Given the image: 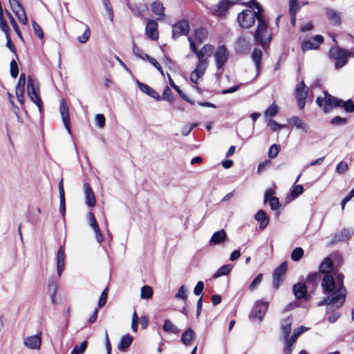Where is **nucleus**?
I'll return each mask as SVG.
<instances>
[{"label":"nucleus","mask_w":354,"mask_h":354,"mask_svg":"<svg viewBox=\"0 0 354 354\" xmlns=\"http://www.w3.org/2000/svg\"><path fill=\"white\" fill-rule=\"evenodd\" d=\"M328 56L335 61V68L340 69L347 64L350 53H348V50L343 48L333 46L329 50Z\"/></svg>","instance_id":"nucleus-3"},{"label":"nucleus","mask_w":354,"mask_h":354,"mask_svg":"<svg viewBox=\"0 0 354 354\" xmlns=\"http://www.w3.org/2000/svg\"><path fill=\"white\" fill-rule=\"evenodd\" d=\"M279 112V107L278 106L272 103L266 111L264 113V115L266 117H270L272 118L275 116L277 113Z\"/></svg>","instance_id":"nucleus-48"},{"label":"nucleus","mask_w":354,"mask_h":354,"mask_svg":"<svg viewBox=\"0 0 354 354\" xmlns=\"http://www.w3.org/2000/svg\"><path fill=\"white\" fill-rule=\"evenodd\" d=\"M227 239V235L224 230H218L214 232L209 241L210 246L218 245L224 243Z\"/></svg>","instance_id":"nucleus-24"},{"label":"nucleus","mask_w":354,"mask_h":354,"mask_svg":"<svg viewBox=\"0 0 354 354\" xmlns=\"http://www.w3.org/2000/svg\"><path fill=\"white\" fill-rule=\"evenodd\" d=\"M234 4L231 0H219L217 4L209 8L210 14L218 19H225L229 12V9Z\"/></svg>","instance_id":"nucleus-4"},{"label":"nucleus","mask_w":354,"mask_h":354,"mask_svg":"<svg viewBox=\"0 0 354 354\" xmlns=\"http://www.w3.org/2000/svg\"><path fill=\"white\" fill-rule=\"evenodd\" d=\"M59 112L66 129L69 134H71L68 106L64 98L60 102Z\"/></svg>","instance_id":"nucleus-15"},{"label":"nucleus","mask_w":354,"mask_h":354,"mask_svg":"<svg viewBox=\"0 0 354 354\" xmlns=\"http://www.w3.org/2000/svg\"><path fill=\"white\" fill-rule=\"evenodd\" d=\"M87 347V342L83 341L80 346L75 345L72 351H75L77 354H83Z\"/></svg>","instance_id":"nucleus-63"},{"label":"nucleus","mask_w":354,"mask_h":354,"mask_svg":"<svg viewBox=\"0 0 354 354\" xmlns=\"http://www.w3.org/2000/svg\"><path fill=\"white\" fill-rule=\"evenodd\" d=\"M207 36V31L205 28L200 27L194 30V39L198 44L203 43Z\"/></svg>","instance_id":"nucleus-34"},{"label":"nucleus","mask_w":354,"mask_h":354,"mask_svg":"<svg viewBox=\"0 0 354 354\" xmlns=\"http://www.w3.org/2000/svg\"><path fill=\"white\" fill-rule=\"evenodd\" d=\"M324 41V39L322 35H316L312 39H305L301 42V50L304 53L308 50H317Z\"/></svg>","instance_id":"nucleus-10"},{"label":"nucleus","mask_w":354,"mask_h":354,"mask_svg":"<svg viewBox=\"0 0 354 354\" xmlns=\"http://www.w3.org/2000/svg\"><path fill=\"white\" fill-rule=\"evenodd\" d=\"M288 269V263L286 261L281 263L276 268L272 274V286L275 290H277L281 283L283 281V277L285 275Z\"/></svg>","instance_id":"nucleus-9"},{"label":"nucleus","mask_w":354,"mask_h":354,"mask_svg":"<svg viewBox=\"0 0 354 354\" xmlns=\"http://www.w3.org/2000/svg\"><path fill=\"white\" fill-rule=\"evenodd\" d=\"M269 303L263 300L255 302L250 313L249 317L252 319H257L261 321L268 308Z\"/></svg>","instance_id":"nucleus-5"},{"label":"nucleus","mask_w":354,"mask_h":354,"mask_svg":"<svg viewBox=\"0 0 354 354\" xmlns=\"http://www.w3.org/2000/svg\"><path fill=\"white\" fill-rule=\"evenodd\" d=\"M24 345L30 349H39L41 344V333L27 337L24 340Z\"/></svg>","instance_id":"nucleus-18"},{"label":"nucleus","mask_w":354,"mask_h":354,"mask_svg":"<svg viewBox=\"0 0 354 354\" xmlns=\"http://www.w3.org/2000/svg\"><path fill=\"white\" fill-rule=\"evenodd\" d=\"M214 46L211 44L204 45L197 52L196 57L198 58V62L207 64V61L206 57L211 56L214 52Z\"/></svg>","instance_id":"nucleus-19"},{"label":"nucleus","mask_w":354,"mask_h":354,"mask_svg":"<svg viewBox=\"0 0 354 354\" xmlns=\"http://www.w3.org/2000/svg\"><path fill=\"white\" fill-rule=\"evenodd\" d=\"M308 93V88L304 84V81H301L296 86L295 89V97L297 100L299 99H306Z\"/></svg>","instance_id":"nucleus-30"},{"label":"nucleus","mask_w":354,"mask_h":354,"mask_svg":"<svg viewBox=\"0 0 354 354\" xmlns=\"http://www.w3.org/2000/svg\"><path fill=\"white\" fill-rule=\"evenodd\" d=\"M254 218L259 223V229L264 230L269 224V216L264 210H259L254 216Z\"/></svg>","instance_id":"nucleus-26"},{"label":"nucleus","mask_w":354,"mask_h":354,"mask_svg":"<svg viewBox=\"0 0 354 354\" xmlns=\"http://www.w3.org/2000/svg\"><path fill=\"white\" fill-rule=\"evenodd\" d=\"M10 75L12 78H16L19 75V68L17 63L15 59L10 62Z\"/></svg>","instance_id":"nucleus-58"},{"label":"nucleus","mask_w":354,"mask_h":354,"mask_svg":"<svg viewBox=\"0 0 354 354\" xmlns=\"http://www.w3.org/2000/svg\"><path fill=\"white\" fill-rule=\"evenodd\" d=\"M32 28L36 35L41 39L44 38V32L39 25L35 21H32Z\"/></svg>","instance_id":"nucleus-62"},{"label":"nucleus","mask_w":354,"mask_h":354,"mask_svg":"<svg viewBox=\"0 0 354 354\" xmlns=\"http://www.w3.org/2000/svg\"><path fill=\"white\" fill-rule=\"evenodd\" d=\"M10 7L13 12L17 17L19 21L23 24H26L28 22L27 17L25 10L19 0H8Z\"/></svg>","instance_id":"nucleus-13"},{"label":"nucleus","mask_w":354,"mask_h":354,"mask_svg":"<svg viewBox=\"0 0 354 354\" xmlns=\"http://www.w3.org/2000/svg\"><path fill=\"white\" fill-rule=\"evenodd\" d=\"M348 120L346 118L335 116L330 120V124L336 126H342L346 124Z\"/></svg>","instance_id":"nucleus-50"},{"label":"nucleus","mask_w":354,"mask_h":354,"mask_svg":"<svg viewBox=\"0 0 354 354\" xmlns=\"http://www.w3.org/2000/svg\"><path fill=\"white\" fill-rule=\"evenodd\" d=\"M91 36V30L88 26H86L84 33L77 37V40L81 44H85Z\"/></svg>","instance_id":"nucleus-54"},{"label":"nucleus","mask_w":354,"mask_h":354,"mask_svg":"<svg viewBox=\"0 0 354 354\" xmlns=\"http://www.w3.org/2000/svg\"><path fill=\"white\" fill-rule=\"evenodd\" d=\"M214 56L216 68L217 69L221 70L228 60L229 51L225 46L221 45L216 49Z\"/></svg>","instance_id":"nucleus-8"},{"label":"nucleus","mask_w":354,"mask_h":354,"mask_svg":"<svg viewBox=\"0 0 354 354\" xmlns=\"http://www.w3.org/2000/svg\"><path fill=\"white\" fill-rule=\"evenodd\" d=\"M333 263L329 257L325 258L319 266V272L328 274L327 272L332 269Z\"/></svg>","instance_id":"nucleus-36"},{"label":"nucleus","mask_w":354,"mask_h":354,"mask_svg":"<svg viewBox=\"0 0 354 354\" xmlns=\"http://www.w3.org/2000/svg\"><path fill=\"white\" fill-rule=\"evenodd\" d=\"M57 278L55 277H51L48 281V291L53 303L55 302V295L57 293Z\"/></svg>","instance_id":"nucleus-37"},{"label":"nucleus","mask_w":354,"mask_h":354,"mask_svg":"<svg viewBox=\"0 0 354 354\" xmlns=\"http://www.w3.org/2000/svg\"><path fill=\"white\" fill-rule=\"evenodd\" d=\"M190 27L187 19H183L172 26V38L176 39L180 36L188 35Z\"/></svg>","instance_id":"nucleus-7"},{"label":"nucleus","mask_w":354,"mask_h":354,"mask_svg":"<svg viewBox=\"0 0 354 354\" xmlns=\"http://www.w3.org/2000/svg\"><path fill=\"white\" fill-rule=\"evenodd\" d=\"M151 8L152 12L159 17L165 15V7L160 1H156L153 2L151 5Z\"/></svg>","instance_id":"nucleus-33"},{"label":"nucleus","mask_w":354,"mask_h":354,"mask_svg":"<svg viewBox=\"0 0 354 354\" xmlns=\"http://www.w3.org/2000/svg\"><path fill=\"white\" fill-rule=\"evenodd\" d=\"M345 302V290L342 288L337 291L335 295L333 297H326L317 304L318 306H326V312L329 313L330 311H334L333 307L335 306L336 309L339 308Z\"/></svg>","instance_id":"nucleus-2"},{"label":"nucleus","mask_w":354,"mask_h":354,"mask_svg":"<svg viewBox=\"0 0 354 354\" xmlns=\"http://www.w3.org/2000/svg\"><path fill=\"white\" fill-rule=\"evenodd\" d=\"M207 64L198 62L195 69L190 74V81L196 84L198 80L205 74Z\"/></svg>","instance_id":"nucleus-22"},{"label":"nucleus","mask_w":354,"mask_h":354,"mask_svg":"<svg viewBox=\"0 0 354 354\" xmlns=\"http://www.w3.org/2000/svg\"><path fill=\"white\" fill-rule=\"evenodd\" d=\"M292 322V318L290 316L281 320V333L283 335L284 339H287L290 336V334L291 332Z\"/></svg>","instance_id":"nucleus-28"},{"label":"nucleus","mask_w":354,"mask_h":354,"mask_svg":"<svg viewBox=\"0 0 354 354\" xmlns=\"http://www.w3.org/2000/svg\"><path fill=\"white\" fill-rule=\"evenodd\" d=\"M0 29L3 31L5 34L9 33L10 28L6 20L3 17V10H0Z\"/></svg>","instance_id":"nucleus-53"},{"label":"nucleus","mask_w":354,"mask_h":354,"mask_svg":"<svg viewBox=\"0 0 354 354\" xmlns=\"http://www.w3.org/2000/svg\"><path fill=\"white\" fill-rule=\"evenodd\" d=\"M251 48V44L249 39L245 37H239L234 43V49L236 53L246 55Z\"/></svg>","instance_id":"nucleus-14"},{"label":"nucleus","mask_w":354,"mask_h":354,"mask_svg":"<svg viewBox=\"0 0 354 354\" xmlns=\"http://www.w3.org/2000/svg\"><path fill=\"white\" fill-rule=\"evenodd\" d=\"M322 287L324 293L328 296L333 297L337 292V286L334 278L329 274H324L322 281Z\"/></svg>","instance_id":"nucleus-6"},{"label":"nucleus","mask_w":354,"mask_h":354,"mask_svg":"<svg viewBox=\"0 0 354 354\" xmlns=\"http://www.w3.org/2000/svg\"><path fill=\"white\" fill-rule=\"evenodd\" d=\"M288 122L290 125L295 127L297 129H301L304 132H307L309 129L308 124L296 115L292 116L289 118Z\"/></svg>","instance_id":"nucleus-27"},{"label":"nucleus","mask_w":354,"mask_h":354,"mask_svg":"<svg viewBox=\"0 0 354 354\" xmlns=\"http://www.w3.org/2000/svg\"><path fill=\"white\" fill-rule=\"evenodd\" d=\"M304 254V250L300 247H297L292 250L291 253V259L294 261H298L303 257Z\"/></svg>","instance_id":"nucleus-47"},{"label":"nucleus","mask_w":354,"mask_h":354,"mask_svg":"<svg viewBox=\"0 0 354 354\" xmlns=\"http://www.w3.org/2000/svg\"><path fill=\"white\" fill-rule=\"evenodd\" d=\"M153 292L152 288L145 285L141 288L140 297L144 299H151L153 296Z\"/></svg>","instance_id":"nucleus-41"},{"label":"nucleus","mask_w":354,"mask_h":354,"mask_svg":"<svg viewBox=\"0 0 354 354\" xmlns=\"http://www.w3.org/2000/svg\"><path fill=\"white\" fill-rule=\"evenodd\" d=\"M280 147L277 144H273L270 146L268 151V157L270 158H274L278 155Z\"/></svg>","instance_id":"nucleus-59"},{"label":"nucleus","mask_w":354,"mask_h":354,"mask_svg":"<svg viewBox=\"0 0 354 354\" xmlns=\"http://www.w3.org/2000/svg\"><path fill=\"white\" fill-rule=\"evenodd\" d=\"M263 53L259 48H255L252 53V59L254 63L257 75L259 74L261 66V62L262 59Z\"/></svg>","instance_id":"nucleus-31"},{"label":"nucleus","mask_w":354,"mask_h":354,"mask_svg":"<svg viewBox=\"0 0 354 354\" xmlns=\"http://www.w3.org/2000/svg\"><path fill=\"white\" fill-rule=\"evenodd\" d=\"M268 203L272 210H277L281 205L279 198L276 196L270 198Z\"/></svg>","instance_id":"nucleus-64"},{"label":"nucleus","mask_w":354,"mask_h":354,"mask_svg":"<svg viewBox=\"0 0 354 354\" xmlns=\"http://www.w3.org/2000/svg\"><path fill=\"white\" fill-rule=\"evenodd\" d=\"M304 192V187L301 185H294L291 188L290 196L292 198H297Z\"/></svg>","instance_id":"nucleus-49"},{"label":"nucleus","mask_w":354,"mask_h":354,"mask_svg":"<svg viewBox=\"0 0 354 354\" xmlns=\"http://www.w3.org/2000/svg\"><path fill=\"white\" fill-rule=\"evenodd\" d=\"M326 16L332 25L335 26H340L341 18L338 11L333 9H328L326 10Z\"/></svg>","instance_id":"nucleus-29"},{"label":"nucleus","mask_w":354,"mask_h":354,"mask_svg":"<svg viewBox=\"0 0 354 354\" xmlns=\"http://www.w3.org/2000/svg\"><path fill=\"white\" fill-rule=\"evenodd\" d=\"M136 84L140 90L144 93H146L147 95L150 96L151 97L156 100H161V97L159 95V94L147 84H144L138 80H136Z\"/></svg>","instance_id":"nucleus-25"},{"label":"nucleus","mask_w":354,"mask_h":354,"mask_svg":"<svg viewBox=\"0 0 354 354\" xmlns=\"http://www.w3.org/2000/svg\"><path fill=\"white\" fill-rule=\"evenodd\" d=\"M6 14L9 18V20H10V24L12 25L14 30L15 31V32L17 33V35H18V37L22 39V35H21V31L19 30V28L17 25V23L16 22L15 18L13 17V16L10 14V12L8 10H6Z\"/></svg>","instance_id":"nucleus-44"},{"label":"nucleus","mask_w":354,"mask_h":354,"mask_svg":"<svg viewBox=\"0 0 354 354\" xmlns=\"http://www.w3.org/2000/svg\"><path fill=\"white\" fill-rule=\"evenodd\" d=\"M285 342V347L283 349V354H292L294 344L295 342H292L291 339L288 337L287 339H284Z\"/></svg>","instance_id":"nucleus-55"},{"label":"nucleus","mask_w":354,"mask_h":354,"mask_svg":"<svg viewBox=\"0 0 354 354\" xmlns=\"http://www.w3.org/2000/svg\"><path fill=\"white\" fill-rule=\"evenodd\" d=\"M353 234V231L350 229H343L340 232L335 234L329 243V245H333L339 242H344L348 240L352 234Z\"/></svg>","instance_id":"nucleus-17"},{"label":"nucleus","mask_w":354,"mask_h":354,"mask_svg":"<svg viewBox=\"0 0 354 354\" xmlns=\"http://www.w3.org/2000/svg\"><path fill=\"white\" fill-rule=\"evenodd\" d=\"M268 125L270 127L271 130L273 132H276L279 131L280 129L286 127V124H281L277 122V121L270 119L268 122Z\"/></svg>","instance_id":"nucleus-51"},{"label":"nucleus","mask_w":354,"mask_h":354,"mask_svg":"<svg viewBox=\"0 0 354 354\" xmlns=\"http://www.w3.org/2000/svg\"><path fill=\"white\" fill-rule=\"evenodd\" d=\"M340 108H343L344 110L347 113L354 112V102L351 99H348L346 101L342 100V103Z\"/></svg>","instance_id":"nucleus-46"},{"label":"nucleus","mask_w":354,"mask_h":354,"mask_svg":"<svg viewBox=\"0 0 354 354\" xmlns=\"http://www.w3.org/2000/svg\"><path fill=\"white\" fill-rule=\"evenodd\" d=\"M85 203L89 207H93L96 204V199L94 192L88 183L84 184Z\"/></svg>","instance_id":"nucleus-23"},{"label":"nucleus","mask_w":354,"mask_h":354,"mask_svg":"<svg viewBox=\"0 0 354 354\" xmlns=\"http://www.w3.org/2000/svg\"><path fill=\"white\" fill-rule=\"evenodd\" d=\"M243 4L250 9H246L238 14L237 22L241 28L249 29L252 27L257 20L258 26L254 34L256 44L266 49L272 39V35H268V24L266 19L264 10L257 0L243 1Z\"/></svg>","instance_id":"nucleus-1"},{"label":"nucleus","mask_w":354,"mask_h":354,"mask_svg":"<svg viewBox=\"0 0 354 354\" xmlns=\"http://www.w3.org/2000/svg\"><path fill=\"white\" fill-rule=\"evenodd\" d=\"M177 299H182L185 303L187 299V290L184 285L181 286L175 295Z\"/></svg>","instance_id":"nucleus-52"},{"label":"nucleus","mask_w":354,"mask_h":354,"mask_svg":"<svg viewBox=\"0 0 354 354\" xmlns=\"http://www.w3.org/2000/svg\"><path fill=\"white\" fill-rule=\"evenodd\" d=\"M162 329L167 333H177L179 330L174 326L169 319H165L162 326Z\"/></svg>","instance_id":"nucleus-39"},{"label":"nucleus","mask_w":354,"mask_h":354,"mask_svg":"<svg viewBox=\"0 0 354 354\" xmlns=\"http://www.w3.org/2000/svg\"><path fill=\"white\" fill-rule=\"evenodd\" d=\"M26 84V75L21 73L17 82L15 93H24Z\"/></svg>","instance_id":"nucleus-42"},{"label":"nucleus","mask_w":354,"mask_h":354,"mask_svg":"<svg viewBox=\"0 0 354 354\" xmlns=\"http://www.w3.org/2000/svg\"><path fill=\"white\" fill-rule=\"evenodd\" d=\"M66 255L65 254L64 246L61 245L57 251L56 256V267L57 278L60 277L65 268Z\"/></svg>","instance_id":"nucleus-16"},{"label":"nucleus","mask_w":354,"mask_h":354,"mask_svg":"<svg viewBox=\"0 0 354 354\" xmlns=\"http://www.w3.org/2000/svg\"><path fill=\"white\" fill-rule=\"evenodd\" d=\"M326 97V104L324 106L323 111L327 113L330 109L340 108L342 100L330 95L327 91L323 92Z\"/></svg>","instance_id":"nucleus-12"},{"label":"nucleus","mask_w":354,"mask_h":354,"mask_svg":"<svg viewBox=\"0 0 354 354\" xmlns=\"http://www.w3.org/2000/svg\"><path fill=\"white\" fill-rule=\"evenodd\" d=\"M145 32L149 39L156 41L158 39L157 22L153 19L149 20L145 28Z\"/></svg>","instance_id":"nucleus-21"},{"label":"nucleus","mask_w":354,"mask_h":354,"mask_svg":"<svg viewBox=\"0 0 354 354\" xmlns=\"http://www.w3.org/2000/svg\"><path fill=\"white\" fill-rule=\"evenodd\" d=\"M107 295H108V288H106L102 292L101 296L99 299L97 306L100 308H102L106 304V300H107Z\"/></svg>","instance_id":"nucleus-57"},{"label":"nucleus","mask_w":354,"mask_h":354,"mask_svg":"<svg viewBox=\"0 0 354 354\" xmlns=\"http://www.w3.org/2000/svg\"><path fill=\"white\" fill-rule=\"evenodd\" d=\"M95 124L98 127H100V128L104 127L105 125V122H106L104 115L101 113H98V114L95 115Z\"/></svg>","instance_id":"nucleus-61"},{"label":"nucleus","mask_w":354,"mask_h":354,"mask_svg":"<svg viewBox=\"0 0 354 354\" xmlns=\"http://www.w3.org/2000/svg\"><path fill=\"white\" fill-rule=\"evenodd\" d=\"M262 279L263 274L260 273L257 274L249 286L250 290L253 291L256 288V287L261 283Z\"/></svg>","instance_id":"nucleus-56"},{"label":"nucleus","mask_w":354,"mask_h":354,"mask_svg":"<svg viewBox=\"0 0 354 354\" xmlns=\"http://www.w3.org/2000/svg\"><path fill=\"white\" fill-rule=\"evenodd\" d=\"M194 335V331L191 328H188L181 335V342L185 345H189L193 339Z\"/></svg>","instance_id":"nucleus-35"},{"label":"nucleus","mask_w":354,"mask_h":354,"mask_svg":"<svg viewBox=\"0 0 354 354\" xmlns=\"http://www.w3.org/2000/svg\"><path fill=\"white\" fill-rule=\"evenodd\" d=\"M162 100L167 101L169 102H174V96L171 90L168 86H166L162 92Z\"/></svg>","instance_id":"nucleus-45"},{"label":"nucleus","mask_w":354,"mask_h":354,"mask_svg":"<svg viewBox=\"0 0 354 354\" xmlns=\"http://www.w3.org/2000/svg\"><path fill=\"white\" fill-rule=\"evenodd\" d=\"M232 269V265L226 264L221 266L213 275V277L216 279L220 277L228 274Z\"/></svg>","instance_id":"nucleus-38"},{"label":"nucleus","mask_w":354,"mask_h":354,"mask_svg":"<svg viewBox=\"0 0 354 354\" xmlns=\"http://www.w3.org/2000/svg\"><path fill=\"white\" fill-rule=\"evenodd\" d=\"M300 10V6L298 4V0L289 1V13H295Z\"/></svg>","instance_id":"nucleus-60"},{"label":"nucleus","mask_w":354,"mask_h":354,"mask_svg":"<svg viewBox=\"0 0 354 354\" xmlns=\"http://www.w3.org/2000/svg\"><path fill=\"white\" fill-rule=\"evenodd\" d=\"M307 330H308V328H306L304 326H300L299 327H298L293 331V333L290 337L289 336V339H291L292 342H295L297 341V338L299 337V336H300L302 333H304Z\"/></svg>","instance_id":"nucleus-43"},{"label":"nucleus","mask_w":354,"mask_h":354,"mask_svg":"<svg viewBox=\"0 0 354 354\" xmlns=\"http://www.w3.org/2000/svg\"><path fill=\"white\" fill-rule=\"evenodd\" d=\"M292 292L297 299L308 300V289L305 283L299 282L295 284L292 287Z\"/></svg>","instance_id":"nucleus-20"},{"label":"nucleus","mask_w":354,"mask_h":354,"mask_svg":"<svg viewBox=\"0 0 354 354\" xmlns=\"http://www.w3.org/2000/svg\"><path fill=\"white\" fill-rule=\"evenodd\" d=\"M320 277L321 272H319V271L310 272L306 278V281L311 283L313 286H317L318 285Z\"/></svg>","instance_id":"nucleus-40"},{"label":"nucleus","mask_w":354,"mask_h":354,"mask_svg":"<svg viewBox=\"0 0 354 354\" xmlns=\"http://www.w3.org/2000/svg\"><path fill=\"white\" fill-rule=\"evenodd\" d=\"M133 337L129 334L123 335L118 345V349L121 351H125L133 342Z\"/></svg>","instance_id":"nucleus-32"},{"label":"nucleus","mask_w":354,"mask_h":354,"mask_svg":"<svg viewBox=\"0 0 354 354\" xmlns=\"http://www.w3.org/2000/svg\"><path fill=\"white\" fill-rule=\"evenodd\" d=\"M27 90L29 97L37 105L39 112H41L42 101L35 83L30 77L28 80Z\"/></svg>","instance_id":"nucleus-11"}]
</instances>
